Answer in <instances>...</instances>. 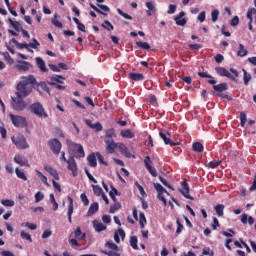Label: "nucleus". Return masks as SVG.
I'll return each instance as SVG.
<instances>
[{"instance_id":"20","label":"nucleus","mask_w":256,"mask_h":256,"mask_svg":"<svg viewBox=\"0 0 256 256\" xmlns=\"http://www.w3.org/2000/svg\"><path fill=\"white\" fill-rule=\"evenodd\" d=\"M253 15H256V9L249 8L247 12V19H249V22H248L249 31H253Z\"/></svg>"},{"instance_id":"57","label":"nucleus","mask_w":256,"mask_h":256,"mask_svg":"<svg viewBox=\"0 0 256 256\" xmlns=\"http://www.w3.org/2000/svg\"><path fill=\"white\" fill-rule=\"evenodd\" d=\"M221 165V161H211L208 163L207 167L210 169H217Z\"/></svg>"},{"instance_id":"30","label":"nucleus","mask_w":256,"mask_h":256,"mask_svg":"<svg viewBox=\"0 0 256 256\" xmlns=\"http://www.w3.org/2000/svg\"><path fill=\"white\" fill-rule=\"evenodd\" d=\"M146 7H147V16L151 17V15H154V13L157 12V8H155V4H153L151 1L146 2Z\"/></svg>"},{"instance_id":"42","label":"nucleus","mask_w":256,"mask_h":256,"mask_svg":"<svg viewBox=\"0 0 256 256\" xmlns=\"http://www.w3.org/2000/svg\"><path fill=\"white\" fill-rule=\"evenodd\" d=\"M139 223H140V228L145 229V223H147V218L145 217V213L143 212H140Z\"/></svg>"},{"instance_id":"63","label":"nucleus","mask_w":256,"mask_h":256,"mask_svg":"<svg viewBox=\"0 0 256 256\" xmlns=\"http://www.w3.org/2000/svg\"><path fill=\"white\" fill-rule=\"evenodd\" d=\"M36 173L38 175V177L41 179V181L45 184V185H49V183H47V177L45 175H43V173H41V171L36 170Z\"/></svg>"},{"instance_id":"59","label":"nucleus","mask_w":256,"mask_h":256,"mask_svg":"<svg viewBox=\"0 0 256 256\" xmlns=\"http://www.w3.org/2000/svg\"><path fill=\"white\" fill-rule=\"evenodd\" d=\"M38 87H40V89H42V91H46V93H48L49 95H51V92L49 91V86H47V83L45 82H40L38 84Z\"/></svg>"},{"instance_id":"36","label":"nucleus","mask_w":256,"mask_h":256,"mask_svg":"<svg viewBox=\"0 0 256 256\" xmlns=\"http://www.w3.org/2000/svg\"><path fill=\"white\" fill-rule=\"evenodd\" d=\"M214 211H216L218 217H223L225 211V205L218 204L214 207Z\"/></svg>"},{"instance_id":"29","label":"nucleus","mask_w":256,"mask_h":256,"mask_svg":"<svg viewBox=\"0 0 256 256\" xmlns=\"http://www.w3.org/2000/svg\"><path fill=\"white\" fill-rule=\"evenodd\" d=\"M97 211H99V203L93 202L88 209V212H87L88 217L95 215Z\"/></svg>"},{"instance_id":"34","label":"nucleus","mask_w":256,"mask_h":256,"mask_svg":"<svg viewBox=\"0 0 256 256\" xmlns=\"http://www.w3.org/2000/svg\"><path fill=\"white\" fill-rule=\"evenodd\" d=\"M120 135L124 137V139H133V137H135V134L130 129L121 130Z\"/></svg>"},{"instance_id":"11","label":"nucleus","mask_w":256,"mask_h":256,"mask_svg":"<svg viewBox=\"0 0 256 256\" xmlns=\"http://www.w3.org/2000/svg\"><path fill=\"white\" fill-rule=\"evenodd\" d=\"M50 149L54 153V155H59L61 153V142L57 139L54 138L49 141Z\"/></svg>"},{"instance_id":"41","label":"nucleus","mask_w":256,"mask_h":256,"mask_svg":"<svg viewBox=\"0 0 256 256\" xmlns=\"http://www.w3.org/2000/svg\"><path fill=\"white\" fill-rule=\"evenodd\" d=\"M248 51L243 44H239V50L237 52L238 57H246Z\"/></svg>"},{"instance_id":"56","label":"nucleus","mask_w":256,"mask_h":256,"mask_svg":"<svg viewBox=\"0 0 256 256\" xmlns=\"http://www.w3.org/2000/svg\"><path fill=\"white\" fill-rule=\"evenodd\" d=\"M34 198H35V203H39V202L43 201V199H45V195L42 192H37L34 195Z\"/></svg>"},{"instance_id":"49","label":"nucleus","mask_w":256,"mask_h":256,"mask_svg":"<svg viewBox=\"0 0 256 256\" xmlns=\"http://www.w3.org/2000/svg\"><path fill=\"white\" fill-rule=\"evenodd\" d=\"M2 55L5 59V61H7L9 63V65H13V63H15V60L13 58H11V55L9 54V52H4Z\"/></svg>"},{"instance_id":"62","label":"nucleus","mask_w":256,"mask_h":256,"mask_svg":"<svg viewBox=\"0 0 256 256\" xmlns=\"http://www.w3.org/2000/svg\"><path fill=\"white\" fill-rule=\"evenodd\" d=\"M212 22L216 23L217 19H219V10L215 9L211 13Z\"/></svg>"},{"instance_id":"9","label":"nucleus","mask_w":256,"mask_h":256,"mask_svg":"<svg viewBox=\"0 0 256 256\" xmlns=\"http://www.w3.org/2000/svg\"><path fill=\"white\" fill-rule=\"evenodd\" d=\"M67 169L69 171H72L73 177H77L79 175V172L77 171V162L75 161V158L73 156H70L67 160Z\"/></svg>"},{"instance_id":"45","label":"nucleus","mask_w":256,"mask_h":256,"mask_svg":"<svg viewBox=\"0 0 256 256\" xmlns=\"http://www.w3.org/2000/svg\"><path fill=\"white\" fill-rule=\"evenodd\" d=\"M105 247L111 249L112 251H119V246H117V244L113 243L112 241L106 242Z\"/></svg>"},{"instance_id":"46","label":"nucleus","mask_w":256,"mask_h":256,"mask_svg":"<svg viewBox=\"0 0 256 256\" xmlns=\"http://www.w3.org/2000/svg\"><path fill=\"white\" fill-rule=\"evenodd\" d=\"M101 27H103V29H106L107 31H113V29H115V27L113 26V24H111V22H109V20H105L104 24H102Z\"/></svg>"},{"instance_id":"48","label":"nucleus","mask_w":256,"mask_h":256,"mask_svg":"<svg viewBox=\"0 0 256 256\" xmlns=\"http://www.w3.org/2000/svg\"><path fill=\"white\" fill-rule=\"evenodd\" d=\"M50 203L53 205V211H57L59 209V204L55 200V195L50 194Z\"/></svg>"},{"instance_id":"53","label":"nucleus","mask_w":256,"mask_h":256,"mask_svg":"<svg viewBox=\"0 0 256 256\" xmlns=\"http://www.w3.org/2000/svg\"><path fill=\"white\" fill-rule=\"evenodd\" d=\"M130 245L132 249H135V250L139 249V246H137V236H132L130 238Z\"/></svg>"},{"instance_id":"26","label":"nucleus","mask_w":256,"mask_h":256,"mask_svg":"<svg viewBox=\"0 0 256 256\" xmlns=\"http://www.w3.org/2000/svg\"><path fill=\"white\" fill-rule=\"evenodd\" d=\"M93 227L97 233H101V231H106L107 226L103 223H101L99 220H94L93 222Z\"/></svg>"},{"instance_id":"33","label":"nucleus","mask_w":256,"mask_h":256,"mask_svg":"<svg viewBox=\"0 0 256 256\" xmlns=\"http://www.w3.org/2000/svg\"><path fill=\"white\" fill-rule=\"evenodd\" d=\"M88 165L89 167H97V156H95V153H91L87 157Z\"/></svg>"},{"instance_id":"7","label":"nucleus","mask_w":256,"mask_h":256,"mask_svg":"<svg viewBox=\"0 0 256 256\" xmlns=\"http://www.w3.org/2000/svg\"><path fill=\"white\" fill-rule=\"evenodd\" d=\"M214 91L217 93V97H223L224 99H227V95H223V91H227L229 89V86L227 83H220V84H214L213 86Z\"/></svg>"},{"instance_id":"22","label":"nucleus","mask_w":256,"mask_h":256,"mask_svg":"<svg viewBox=\"0 0 256 256\" xmlns=\"http://www.w3.org/2000/svg\"><path fill=\"white\" fill-rule=\"evenodd\" d=\"M63 81H65V77L61 76V75H54L50 78V82H48L49 85H63Z\"/></svg>"},{"instance_id":"27","label":"nucleus","mask_w":256,"mask_h":256,"mask_svg":"<svg viewBox=\"0 0 256 256\" xmlns=\"http://www.w3.org/2000/svg\"><path fill=\"white\" fill-rule=\"evenodd\" d=\"M44 169L45 171H47V173H49L56 181H59V173L57 172V170H55V168L49 166V165H44Z\"/></svg>"},{"instance_id":"37","label":"nucleus","mask_w":256,"mask_h":256,"mask_svg":"<svg viewBox=\"0 0 256 256\" xmlns=\"http://www.w3.org/2000/svg\"><path fill=\"white\" fill-rule=\"evenodd\" d=\"M15 173L18 179H22V181H27V175H25V172L23 170L16 168Z\"/></svg>"},{"instance_id":"8","label":"nucleus","mask_w":256,"mask_h":256,"mask_svg":"<svg viewBox=\"0 0 256 256\" xmlns=\"http://www.w3.org/2000/svg\"><path fill=\"white\" fill-rule=\"evenodd\" d=\"M144 165H145L148 173H150V175H152V177H157V169H155V167H153V162L151 161V157L146 156L144 158Z\"/></svg>"},{"instance_id":"38","label":"nucleus","mask_w":256,"mask_h":256,"mask_svg":"<svg viewBox=\"0 0 256 256\" xmlns=\"http://www.w3.org/2000/svg\"><path fill=\"white\" fill-rule=\"evenodd\" d=\"M192 149L193 151H196V153H203V144H201L200 142H195L192 145Z\"/></svg>"},{"instance_id":"28","label":"nucleus","mask_w":256,"mask_h":256,"mask_svg":"<svg viewBox=\"0 0 256 256\" xmlns=\"http://www.w3.org/2000/svg\"><path fill=\"white\" fill-rule=\"evenodd\" d=\"M240 221L243 225H247V223L248 225H253L255 223V219L253 218V216H248L245 213L241 215Z\"/></svg>"},{"instance_id":"51","label":"nucleus","mask_w":256,"mask_h":256,"mask_svg":"<svg viewBox=\"0 0 256 256\" xmlns=\"http://www.w3.org/2000/svg\"><path fill=\"white\" fill-rule=\"evenodd\" d=\"M121 209V203L116 202L114 205L110 206L109 213H115L116 211H119Z\"/></svg>"},{"instance_id":"17","label":"nucleus","mask_w":256,"mask_h":256,"mask_svg":"<svg viewBox=\"0 0 256 256\" xmlns=\"http://www.w3.org/2000/svg\"><path fill=\"white\" fill-rule=\"evenodd\" d=\"M182 189L180 190L181 195L185 197L186 199H190L193 201V197L189 195V184L187 183V180H184L181 182Z\"/></svg>"},{"instance_id":"64","label":"nucleus","mask_w":256,"mask_h":256,"mask_svg":"<svg viewBox=\"0 0 256 256\" xmlns=\"http://www.w3.org/2000/svg\"><path fill=\"white\" fill-rule=\"evenodd\" d=\"M80 199L85 207H87V205H89V198H87V195L85 193H82L80 195Z\"/></svg>"},{"instance_id":"58","label":"nucleus","mask_w":256,"mask_h":256,"mask_svg":"<svg viewBox=\"0 0 256 256\" xmlns=\"http://www.w3.org/2000/svg\"><path fill=\"white\" fill-rule=\"evenodd\" d=\"M117 13L121 15V17H124V19H128L129 21L133 20V17L121 10L120 8L117 9Z\"/></svg>"},{"instance_id":"6","label":"nucleus","mask_w":256,"mask_h":256,"mask_svg":"<svg viewBox=\"0 0 256 256\" xmlns=\"http://www.w3.org/2000/svg\"><path fill=\"white\" fill-rule=\"evenodd\" d=\"M154 189L158 193V199L162 201L164 205H167V199L163 197V193H166L167 195H169V192H167V190L160 183H154Z\"/></svg>"},{"instance_id":"13","label":"nucleus","mask_w":256,"mask_h":256,"mask_svg":"<svg viewBox=\"0 0 256 256\" xmlns=\"http://www.w3.org/2000/svg\"><path fill=\"white\" fill-rule=\"evenodd\" d=\"M33 65L27 61L19 60L17 64L15 65V68L17 71H29Z\"/></svg>"},{"instance_id":"44","label":"nucleus","mask_w":256,"mask_h":256,"mask_svg":"<svg viewBox=\"0 0 256 256\" xmlns=\"http://www.w3.org/2000/svg\"><path fill=\"white\" fill-rule=\"evenodd\" d=\"M20 237L21 239H25L26 241H29V243H33V238H31V234L25 231L20 232Z\"/></svg>"},{"instance_id":"47","label":"nucleus","mask_w":256,"mask_h":256,"mask_svg":"<svg viewBox=\"0 0 256 256\" xmlns=\"http://www.w3.org/2000/svg\"><path fill=\"white\" fill-rule=\"evenodd\" d=\"M74 233H75L76 239H85V237H87V235L85 233L81 232V228H79V227L75 230Z\"/></svg>"},{"instance_id":"15","label":"nucleus","mask_w":256,"mask_h":256,"mask_svg":"<svg viewBox=\"0 0 256 256\" xmlns=\"http://www.w3.org/2000/svg\"><path fill=\"white\" fill-rule=\"evenodd\" d=\"M106 144V151L110 155H113L115 153V149H118L119 143H116L115 140H109V141H104Z\"/></svg>"},{"instance_id":"23","label":"nucleus","mask_w":256,"mask_h":256,"mask_svg":"<svg viewBox=\"0 0 256 256\" xmlns=\"http://www.w3.org/2000/svg\"><path fill=\"white\" fill-rule=\"evenodd\" d=\"M118 149L122 155H125L127 157V159H131V152H129V148H127L124 143H118Z\"/></svg>"},{"instance_id":"14","label":"nucleus","mask_w":256,"mask_h":256,"mask_svg":"<svg viewBox=\"0 0 256 256\" xmlns=\"http://www.w3.org/2000/svg\"><path fill=\"white\" fill-rule=\"evenodd\" d=\"M85 125L89 127L90 129H93L96 133H99L103 129V125L100 122H96L93 124V122L89 119L84 120Z\"/></svg>"},{"instance_id":"52","label":"nucleus","mask_w":256,"mask_h":256,"mask_svg":"<svg viewBox=\"0 0 256 256\" xmlns=\"http://www.w3.org/2000/svg\"><path fill=\"white\" fill-rule=\"evenodd\" d=\"M245 123H247V114H245V112H240V125H241V127H245Z\"/></svg>"},{"instance_id":"18","label":"nucleus","mask_w":256,"mask_h":256,"mask_svg":"<svg viewBox=\"0 0 256 256\" xmlns=\"http://www.w3.org/2000/svg\"><path fill=\"white\" fill-rule=\"evenodd\" d=\"M14 162L17 163V165H20V167H30L29 165V161L27 160V158L23 155H16L14 157Z\"/></svg>"},{"instance_id":"43","label":"nucleus","mask_w":256,"mask_h":256,"mask_svg":"<svg viewBox=\"0 0 256 256\" xmlns=\"http://www.w3.org/2000/svg\"><path fill=\"white\" fill-rule=\"evenodd\" d=\"M8 21L14 30H16L18 32L21 31V23H19L17 21H13L11 18H9Z\"/></svg>"},{"instance_id":"3","label":"nucleus","mask_w":256,"mask_h":256,"mask_svg":"<svg viewBox=\"0 0 256 256\" xmlns=\"http://www.w3.org/2000/svg\"><path fill=\"white\" fill-rule=\"evenodd\" d=\"M11 99H12L11 105L14 111H25V109H27V103L23 101L25 97L16 96V98L12 97Z\"/></svg>"},{"instance_id":"4","label":"nucleus","mask_w":256,"mask_h":256,"mask_svg":"<svg viewBox=\"0 0 256 256\" xmlns=\"http://www.w3.org/2000/svg\"><path fill=\"white\" fill-rule=\"evenodd\" d=\"M11 141L17 149H29V144H27V140L23 135L12 136Z\"/></svg>"},{"instance_id":"55","label":"nucleus","mask_w":256,"mask_h":256,"mask_svg":"<svg viewBox=\"0 0 256 256\" xmlns=\"http://www.w3.org/2000/svg\"><path fill=\"white\" fill-rule=\"evenodd\" d=\"M1 204L4 206V207H15V201L13 200H2L1 201Z\"/></svg>"},{"instance_id":"16","label":"nucleus","mask_w":256,"mask_h":256,"mask_svg":"<svg viewBox=\"0 0 256 256\" xmlns=\"http://www.w3.org/2000/svg\"><path fill=\"white\" fill-rule=\"evenodd\" d=\"M198 76L201 77V79H208L207 83H209V85H217V80L209 74V72H198Z\"/></svg>"},{"instance_id":"10","label":"nucleus","mask_w":256,"mask_h":256,"mask_svg":"<svg viewBox=\"0 0 256 256\" xmlns=\"http://www.w3.org/2000/svg\"><path fill=\"white\" fill-rule=\"evenodd\" d=\"M215 71H216L217 75H219L220 77H227L231 81H237L235 76H233V74L229 73V70H227L224 67H216Z\"/></svg>"},{"instance_id":"61","label":"nucleus","mask_w":256,"mask_h":256,"mask_svg":"<svg viewBox=\"0 0 256 256\" xmlns=\"http://www.w3.org/2000/svg\"><path fill=\"white\" fill-rule=\"evenodd\" d=\"M159 181H161L162 184H163L165 187H167L168 189H172V191L174 190V189H173V186H171V185L169 184V182H167V179H165L164 177L159 176Z\"/></svg>"},{"instance_id":"40","label":"nucleus","mask_w":256,"mask_h":256,"mask_svg":"<svg viewBox=\"0 0 256 256\" xmlns=\"http://www.w3.org/2000/svg\"><path fill=\"white\" fill-rule=\"evenodd\" d=\"M93 188V192L94 195H96L97 197H101V195H103V188H101V186L99 185H92Z\"/></svg>"},{"instance_id":"25","label":"nucleus","mask_w":256,"mask_h":256,"mask_svg":"<svg viewBox=\"0 0 256 256\" xmlns=\"http://www.w3.org/2000/svg\"><path fill=\"white\" fill-rule=\"evenodd\" d=\"M76 151L74 152V157L76 159H81L85 157V150H83V146L81 144H75Z\"/></svg>"},{"instance_id":"5","label":"nucleus","mask_w":256,"mask_h":256,"mask_svg":"<svg viewBox=\"0 0 256 256\" xmlns=\"http://www.w3.org/2000/svg\"><path fill=\"white\" fill-rule=\"evenodd\" d=\"M10 121L14 127H25L27 125V118L15 114H9Z\"/></svg>"},{"instance_id":"21","label":"nucleus","mask_w":256,"mask_h":256,"mask_svg":"<svg viewBox=\"0 0 256 256\" xmlns=\"http://www.w3.org/2000/svg\"><path fill=\"white\" fill-rule=\"evenodd\" d=\"M35 61H36V65H37L38 69H40L41 73H47V71H49V69H47L45 60H43V58L36 57Z\"/></svg>"},{"instance_id":"2","label":"nucleus","mask_w":256,"mask_h":256,"mask_svg":"<svg viewBox=\"0 0 256 256\" xmlns=\"http://www.w3.org/2000/svg\"><path fill=\"white\" fill-rule=\"evenodd\" d=\"M29 109L31 113H33V115H36V117H40V118L43 117L44 119H47V117H49V114L45 112V108L43 107V104L39 102H36L30 105Z\"/></svg>"},{"instance_id":"31","label":"nucleus","mask_w":256,"mask_h":256,"mask_svg":"<svg viewBox=\"0 0 256 256\" xmlns=\"http://www.w3.org/2000/svg\"><path fill=\"white\" fill-rule=\"evenodd\" d=\"M69 205H68V221L69 223H73L71 217L73 215V198L71 196L67 197Z\"/></svg>"},{"instance_id":"24","label":"nucleus","mask_w":256,"mask_h":256,"mask_svg":"<svg viewBox=\"0 0 256 256\" xmlns=\"http://www.w3.org/2000/svg\"><path fill=\"white\" fill-rule=\"evenodd\" d=\"M115 137H117V134H115V129L114 128H110L105 130V137H104V142L105 141H113V139H115Z\"/></svg>"},{"instance_id":"54","label":"nucleus","mask_w":256,"mask_h":256,"mask_svg":"<svg viewBox=\"0 0 256 256\" xmlns=\"http://www.w3.org/2000/svg\"><path fill=\"white\" fill-rule=\"evenodd\" d=\"M28 45H30L31 49H39V47L41 46V43H39L37 39L33 38L32 42H30Z\"/></svg>"},{"instance_id":"60","label":"nucleus","mask_w":256,"mask_h":256,"mask_svg":"<svg viewBox=\"0 0 256 256\" xmlns=\"http://www.w3.org/2000/svg\"><path fill=\"white\" fill-rule=\"evenodd\" d=\"M104 255L108 256H121V253L117 250H109V251H103Z\"/></svg>"},{"instance_id":"32","label":"nucleus","mask_w":256,"mask_h":256,"mask_svg":"<svg viewBox=\"0 0 256 256\" xmlns=\"http://www.w3.org/2000/svg\"><path fill=\"white\" fill-rule=\"evenodd\" d=\"M129 79H131L132 81H144L145 76H143V74L141 73L131 72L129 74Z\"/></svg>"},{"instance_id":"39","label":"nucleus","mask_w":256,"mask_h":256,"mask_svg":"<svg viewBox=\"0 0 256 256\" xmlns=\"http://www.w3.org/2000/svg\"><path fill=\"white\" fill-rule=\"evenodd\" d=\"M137 47H139L140 49H145V51H151V46L149 45V43L147 42H141V41H137L136 42Z\"/></svg>"},{"instance_id":"35","label":"nucleus","mask_w":256,"mask_h":256,"mask_svg":"<svg viewBox=\"0 0 256 256\" xmlns=\"http://www.w3.org/2000/svg\"><path fill=\"white\" fill-rule=\"evenodd\" d=\"M12 43H14V45L17 47V49H27L29 51L30 45L27 43H20L15 38H12Z\"/></svg>"},{"instance_id":"1","label":"nucleus","mask_w":256,"mask_h":256,"mask_svg":"<svg viewBox=\"0 0 256 256\" xmlns=\"http://www.w3.org/2000/svg\"><path fill=\"white\" fill-rule=\"evenodd\" d=\"M34 85H37V79H35V76H23L22 80L16 86V96L24 98L29 97V95H31L33 92Z\"/></svg>"},{"instance_id":"19","label":"nucleus","mask_w":256,"mask_h":256,"mask_svg":"<svg viewBox=\"0 0 256 256\" xmlns=\"http://www.w3.org/2000/svg\"><path fill=\"white\" fill-rule=\"evenodd\" d=\"M176 25L185 27L187 25V19H185V11H181L178 16L174 18Z\"/></svg>"},{"instance_id":"50","label":"nucleus","mask_w":256,"mask_h":256,"mask_svg":"<svg viewBox=\"0 0 256 256\" xmlns=\"http://www.w3.org/2000/svg\"><path fill=\"white\" fill-rule=\"evenodd\" d=\"M244 73V85H249V82L251 81V74L247 73V70L243 69L242 70Z\"/></svg>"},{"instance_id":"12","label":"nucleus","mask_w":256,"mask_h":256,"mask_svg":"<svg viewBox=\"0 0 256 256\" xmlns=\"http://www.w3.org/2000/svg\"><path fill=\"white\" fill-rule=\"evenodd\" d=\"M159 136L164 141L165 145H170V147H175V145H179V143L171 141V133L169 132H159Z\"/></svg>"}]
</instances>
